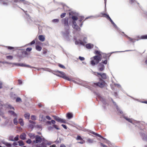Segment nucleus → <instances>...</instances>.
Instances as JSON below:
<instances>
[{
	"mask_svg": "<svg viewBox=\"0 0 147 147\" xmlns=\"http://www.w3.org/2000/svg\"><path fill=\"white\" fill-rule=\"evenodd\" d=\"M35 140H34L32 142L33 146L36 147H40V143H41L42 139L39 136L37 135L36 136Z\"/></svg>",
	"mask_w": 147,
	"mask_h": 147,
	"instance_id": "nucleus-1",
	"label": "nucleus"
},
{
	"mask_svg": "<svg viewBox=\"0 0 147 147\" xmlns=\"http://www.w3.org/2000/svg\"><path fill=\"white\" fill-rule=\"evenodd\" d=\"M91 60L90 62L92 65H94L97 64L101 60V58L99 56H95L91 58Z\"/></svg>",
	"mask_w": 147,
	"mask_h": 147,
	"instance_id": "nucleus-2",
	"label": "nucleus"
},
{
	"mask_svg": "<svg viewBox=\"0 0 147 147\" xmlns=\"http://www.w3.org/2000/svg\"><path fill=\"white\" fill-rule=\"evenodd\" d=\"M94 84L100 88H103L106 86L107 84L105 81L100 78L99 82L98 83H95Z\"/></svg>",
	"mask_w": 147,
	"mask_h": 147,
	"instance_id": "nucleus-3",
	"label": "nucleus"
},
{
	"mask_svg": "<svg viewBox=\"0 0 147 147\" xmlns=\"http://www.w3.org/2000/svg\"><path fill=\"white\" fill-rule=\"evenodd\" d=\"M58 72L60 74L57 75L58 76L62 77L64 79L67 80H71L69 78V77L67 76L63 72L60 71H58Z\"/></svg>",
	"mask_w": 147,
	"mask_h": 147,
	"instance_id": "nucleus-4",
	"label": "nucleus"
},
{
	"mask_svg": "<svg viewBox=\"0 0 147 147\" xmlns=\"http://www.w3.org/2000/svg\"><path fill=\"white\" fill-rule=\"evenodd\" d=\"M15 65L18 66L30 68H34V67H32L28 65H26L23 63H15Z\"/></svg>",
	"mask_w": 147,
	"mask_h": 147,
	"instance_id": "nucleus-5",
	"label": "nucleus"
},
{
	"mask_svg": "<svg viewBox=\"0 0 147 147\" xmlns=\"http://www.w3.org/2000/svg\"><path fill=\"white\" fill-rule=\"evenodd\" d=\"M63 22L64 23L65 27L67 29H68L69 28V26L68 24V18H65L63 19Z\"/></svg>",
	"mask_w": 147,
	"mask_h": 147,
	"instance_id": "nucleus-6",
	"label": "nucleus"
},
{
	"mask_svg": "<svg viewBox=\"0 0 147 147\" xmlns=\"http://www.w3.org/2000/svg\"><path fill=\"white\" fill-rule=\"evenodd\" d=\"M102 14V15L101 16L106 17L107 19H109L110 21L111 22L112 24H113V25H115V23L112 21V20L111 19L109 15L106 14L105 13Z\"/></svg>",
	"mask_w": 147,
	"mask_h": 147,
	"instance_id": "nucleus-7",
	"label": "nucleus"
},
{
	"mask_svg": "<svg viewBox=\"0 0 147 147\" xmlns=\"http://www.w3.org/2000/svg\"><path fill=\"white\" fill-rule=\"evenodd\" d=\"M72 26L74 28L76 29L77 30L79 31L80 30V29L79 27L77 25L75 21H73V22Z\"/></svg>",
	"mask_w": 147,
	"mask_h": 147,
	"instance_id": "nucleus-8",
	"label": "nucleus"
},
{
	"mask_svg": "<svg viewBox=\"0 0 147 147\" xmlns=\"http://www.w3.org/2000/svg\"><path fill=\"white\" fill-rule=\"evenodd\" d=\"M9 140L14 141H17L19 139V136L17 135L14 138L13 136H10L9 138Z\"/></svg>",
	"mask_w": 147,
	"mask_h": 147,
	"instance_id": "nucleus-9",
	"label": "nucleus"
},
{
	"mask_svg": "<svg viewBox=\"0 0 147 147\" xmlns=\"http://www.w3.org/2000/svg\"><path fill=\"white\" fill-rule=\"evenodd\" d=\"M98 70L100 71H103L104 69V66L101 63H99L98 66Z\"/></svg>",
	"mask_w": 147,
	"mask_h": 147,
	"instance_id": "nucleus-10",
	"label": "nucleus"
},
{
	"mask_svg": "<svg viewBox=\"0 0 147 147\" xmlns=\"http://www.w3.org/2000/svg\"><path fill=\"white\" fill-rule=\"evenodd\" d=\"M94 47L93 45L90 44V43H88V44H87L86 45V47L88 49H91L92 48H93Z\"/></svg>",
	"mask_w": 147,
	"mask_h": 147,
	"instance_id": "nucleus-11",
	"label": "nucleus"
},
{
	"mask_svg": "<svg viewBox=\"0 0 147 147\" xmlns=\"http://www.w3.org/2000/svg\"><path fill=\"white\" fill-rule=\"evenodd\" d=\"M28 136L30 138L32 139H33L36 138V136L33 133H29L28 134Z\"/></svg>",
	"mask_w": 147,
	"mask_h": 147,
	"instance_id": "nucleus-12",
	"label": "nucleus"
},
{
	"mask_svg": "<svg viewBox=\"0 0 147 147\" xmlns=\"http://www.w3.org/2000/svg\"><path fill=\"white\" fill-rule=\"evenodd\" d=\"M75 44L76 45L80 44L81 45H84V43L83 42L82 40H76L75 42Z\"/></svg>",
	"mask_w": 147,
	"mask_h": 147,
	"instance_id": "nucleus-13",
	"label": "nucleus"
},
{
	"mask_svg": "<svg viewBox=\"0 0 147 147\" xmlns=\"http://www.w3.org/2000/svg\"><path fill=\"white\" fill-rule=\"evenodd\" d=\"M38 39L40 40L43 42L45 40V37L44 36L41 35L38 36Z\"/></svg>",
	"mask_w": 147,
	"mask_h": 147,
	"instance_id": "nucleus-14",
	"label": "nucleus"
},
{
	"mask_svg": "<svg viewBox=\"0 0 147 147\" xmlns=\"http://www.w3.org/2000/svg\"><path fill=\"white\" fill-rule=\"evenodd\" d=\"M26 135L25 133H22L20 136V138L22 140H24L26 139Z\"/></svg>",
	"mask_w": 147,
	"mask_h": 147,
	"instance_id": "nucleus-15",
	"label": "nucleus"
},
{
	"mask_svg": "<svg viewBox=\"0 0 147 147\" xmlns=\"http://www.w3.org/2000/svg\"><path fill=\"white\" fill-rule=\"evenodd\" d=\"M96 74H97V75L100 76L103 79H105L106 78V75L105 74H100L98 73H97Z\"/></svg>",
	"mask_w": 147,
	"mask_h": 147,
	"instance_id": "nucleus-16",
	"label": "nucleus"
},
{
	"mask_svg": "<svg viewBox=\"0 0 147 147\" xmlns=\"http://www.w3.org/2000/svg\"><path fill=\"white\" fill-rule=\"evenodd\" d=\"M57 121L58 122H61V123H65V120L62 119L59 117Z\"/></svg>",
	"mask_w": 147,
	"mask_h": 147,
	"instance_id": "nucleus-17",
	"label": "nucleus"
},
{
	"mask_svg": "<svg viewBox=\"0 0 147 147\" xmlns=\"http://www.w3.org/2000/svg\"><path fill=\"white\" fill-rule=\"evenodd\" d=\"M0 1H1L4 5H7V0H0Z\"/></svg>",
	"mask_w": 147,
	"mask_h": 147,
	"instance_id": "nucleus-18",
	"label": "nucleus"
},
{
	"mask_svg": "<svg viewBox=\"0 0 147 147\" xmlns=\"http://www.w3.org/2000/svg\"><path fill=\"white\" fill-rule=\"evenodd\" d=\"M24 116L26 119H28L30 117V114L28 113H26L25 114Z\"/></svg>",
	"mask_w": 147,
	"mask_h": 147,
	"instance_id": "nucleus-19",
	"label": "nucleus"
},
{
	"mask_svg": "<svg viewBox=\"0 0 147 147\" xmlns=\"http://www.w3.org/2000/svg\"><path fill=\"white\" fill-rule=\"evenodd\" d=\"M36 49L37 51H40L42 49V48L40 46L37 45L36 46Z\"/></svg>",
	"mask_w": 147,
	"mask_h": 147,
	"instance_id": "nucleus-20",
	"label": "nucleus"
},
{
	"mask_svg": "<svg viewBox=\"0 0 147 147\" xmlns=\"http://www.w3.org/2000/svg\"><path fill=\"white\" fill-rule=\"evenodd\" d=\"M67 117L68 119H70L72 118V115L71 113H68L67 114Z\"/></svg>",
	"mask_w": 147,
	"mask_h": 147,
	"instance_id": "nucleus-21",
	"label": "nucleus"
},
{
	"mask_svg": "<svg viewBox=\"0 0 147 147\" xmlns=\"http://www.w3.org/2000/svg\"><path fill=\"white\" fill-rule=\"evenodd\" d=\"M18 143L19 144V145L20 146H23L24 145V144L23 142V141L22 140H20L18 142Z\"/></svg>",
	"mask_w": 147,
	"mask_h": 147,
	"instance_id": "nucleus-22",
	"label": "nucleus"
},
{
	"mask_svg": "<svg viewBox=\"0 0 147 147\" xmlns=\"http://www.w3.org/2000/svg\"><path fill=\"white\" fill-rule=\"evenodd\" d=\"M3 143L5 144V145L6 146H8V147H10L11 146V144L9 143H8L7 142H3Z\"/></svg>",
	"mask_w": 147,
	"mask_h": 147,
	"instance_id": "nucleus-23",
	"label": "nucleus"
},
{
	"mask_svg": "<svg viewBox=\"0 0 147 147\" xmlns=\"http://www.w3.org/2000/svg\"><path fill=\"white\" fill-rule=\"evenodd\" d=\"M19 122L20 123L21 125H22V126L23 125L24 123L23 122V120L22 119H19Z\"/></svg>",
	"mask_w": 147,
	"mask_h": 147,
	"instance_id": "nucleus-24",
	"label": "nucleus"
},
{
	"mask_svg": "<svg viewBox=\"0 0 147 147\" xmlns=\"http://www.w3.org/2000/svg\"><path fill=\"white\" fill-rule=\"evenodd\" d=\"M87 142L89 143H91L93 142V140L89 138L88 139Z\"/></svg>",
	"mask_w": 147,
	"mask_h": 147,
	"instance_id": "nucleus-25",
	"label": "nucleus"
},
{
	"mask_svg": "<svg viewBox=\"0 0 147 147\" xmlns=\"http://www.w3.org/2000/svg\"><path fill=\"white\" fill-rule=\"evenodd\" d=\"M141 38L142 39H147V34L143 35L141 37Z\"/></svg>",
	"mask_w": 147,
	"mask_h": 147,
	"instance_id": "nucleus-26",
	"label": "nucleus"
},
{
	"mask_svg": "<svg viewBox=\"0 0 147 147\" xmlns=\"http://www.w3.org/2000/svg\"><path fill=\"white\" fill-rule=\"evenodd\" d=\"M72 19L74 21L77 20L78 18V17L76 16H73L72 17Z\"/></svg>",
	"mask_w": 147,
	"mask_h": 147,
	"instance_id": "nucleus-27",
	"label": "nucleus"
},
{
	"mask_svg": "<svg viewBox=\"0 0 147 147\" xmlns=\"http://www.w3.org/2000/svg\"><path fill=\"white\" fill-rule=\"evenodd\" d=\"M9 113L13 115L14 116H16L17 115L13 111H9Z\"/></svg>",
	"mask_w": 147,
	"mask_h": 147,
	"instance_id": "nucleus-28",
	"label": "nucleus"
},
{
	"mask_svg": "<svg viewBox=\"0 0 147 147\" xmlns=\"http://www.w3.org/2000/svg\"><path fill=\"white\" fill-rule=\"evenodd\" d=\"M6 57L7 59H12L13 58V56L11 55L7 56Z\"/></svg>",
	"mask_w": 147,
	"mask_h": 147,
	"instance_id": "nucleus-29",
	"label": "nucleus"
},
{
	"mask_svg": "<svg viewBox=\"0 0 147 147\" xmlns=\"http://www.w3.org/2000/svg\"><path fill=\"white\" fill-rule=\"evenodd\" d=\"M92 133L94 134V135H96V136H97L100 138H102V136L98 134H97V133H95L94 132H93Z\"/></svg>",
	"mask_w": 147,
	"mask_h": 147,
	"instance_id": "nucleus-30",
	"label": "nucleus"
},
{
	"mask_svg": "<svg viewBox=\"0 0 147 147\" xmlns=\"http://www.w3.org/2000/svg\"><path fill=\"white\" fill-rule=\"evenodd\" d=\"M84 18L83 16H80L79 17L78 19H79V21L81 22L84 19Z\"/></svg>",
	"mask_w": 147,
	"mask_h": 147,
	"instance_id": "nucleus-31",
	"label": "nucleus"
},
{
	"mask_svg": "<svg viewBox=\"0 0 147 147\" xmlns=\"http://www.w3.org/2000/svg\"><path fill=\"white\" fill-rule=\"evenodd\" d=\"M66 14V13H62V14H61V18H62L64 17L65 16Z\"/></svg>",
	"mask_w": 147,
	"mask_h": 147,
	"instance_id": "nucleus-32",
	"label": "nucleus"
},
{
	"mask_svg": "<svg viewBox=\"0 0 147 147\" xmlns=\"http://www.w3.org/2000/svg\"><path fill=\"white\" fill-rule=\"evenodd\" d=\"M59 20L57 19L53 20H52V22L54 23L58 22H59Z\"/></svg>",
	"mask_w": 147,
	"mask_h": 147,
	"instance_id": "nucleus-33",
	"label": "nucleus"
},
{
	"mask_svg": "<svg viewBox=\"0 0 147 147\" xmlns=\"http://www.w3.org/2000/svg\"><path fill=\"white\" fill-rule=\"evenodd\" d=\"M31 119L32 120H35L36 119V117L34 115H32L31 116Z\"/></svg>",
	"mask_w": 147,
	"mask_h": 147,
	"instance_id": "nucleus-34",
	"label": "nucleus"
},
{
	"mask_svg": "<svg viewBox=\"0 0 147 147\" xmlns=\"http://www.w3.org/2000/svg\"><path fill=\"white\" fill-rule=\"evenodd\" d=\"M13 122L14 124L16 125L17 124L18 121L16 118H15L13 120Z\"/></svg>",
	"mask_w": 147,
	"mask_h": 147,
	"instance_id": "nucleus-35",
	"label": "nucleus"
},
{
	"mask_svg": "<svg viewBox=\"0 0 147 147\" xmlns=\"http://www.w3.org/2000/svg\"><path fill=\"white\" fill-rule=\"evenodd\" d=\"M53 126L57 129H59L58 127V126L54 124L53 125Z\"/></svg>",
	"mask_w": 147,
	"mask_h": 147,
	"instance_id": "nucleus-36",
	"label": "nucleus"
},
{
	"mask_svg": "<svg viewBox=\"0 0 147 147\" xmlns=\"http://www.w3.org/2000/svg\"><path fill=\"white\" fill-rule=\"evenodd\" d=\"M16 101L17 102H21V99L20 98H17L16 100Z\"/></svg>",
	"mask_w": 147,
	"mask_h": 147,
	"instance_id": "nucleus-37",
	"label": "nucleus"
},
{
	"mask_svg": "<svg viewBox=\"0 0 147 147\" xmlns=\"http://www.w3.org/2000/svg\"><path fill=\"white\" fill-rule=\"evenodd\" d=\"M59 66L61 67V68H63V69H65V67L63 65H62L61 64H59Z\"/></svg>",
	"mask_w": 147,
	"mask_h": 147,
	"instance_id": "nucleus-38",
	"label": "nucleus"
},
{
	"mask_svg": "<svg viewBox=\"0 0 147 147\" xmlns=\"http://www.w3.org/2000/svg\"><path fill=\"white\" fill-rule=\"evenodd\" d=\"M32 142V141L30 139H28L26 141V142L28 144H30Z\"/></svg>",
	"mask_w": 147,
	"mask_h": 147,
	"instance_id": "nucleus-39",
	"label": "nucleus"
},
{
	"mask_svg": "<svg viewBox=\"0 0 147 147\" xmlns=\"http://www.w3.org/2000/svg\"><path fill=\"white\" fill-rule=\"evenodd\" d=\"M53 117H54V119L56 121H57L58 118H59V117H58L56 116H54L53 115Z\"/></svg>",
	"mask_w": 147,
	"mask_h": 147,
	"instance_id": "nucleus-40",
	"label": "nucleus"
},
{
	"mask_svg": "<svg viewBox=\"0 0 147 147\" xmlns=\"http://www.w3.org/2000/svg\"><path fill=\"white\" fill-rule=\"evenodd\" d=\"M53 117H54V119L56 121H57L58 118H59V117H58L56 116H54L53 115Z\"/></svg>",
	"mask_w": 147,
	"mask_h": 147,
	"instance_id": "nucleus-41",
	"label": "nucleus"
},
{
	"mask_svg": "<svg viewBox=\"0 0 147 147\" xmlns=\"http://www.w3.org/2000/svg\"><path fill=\"white\" fill-rule=\"evenodd\" d=\"M19 1H20H20L22 2H23L24 4H26L27 3V2L26 1H25L24 0H20V1H19Z\"/></svg>",
	"mask_w": 147,
	"mask_h": 147,
	"instance_id": "nucleus-42",
	"label": "nucleus"
},
{
	"mask_svg": "<svg viewBox=\"0 0 147 147\" xmlns=\"http://www.w3.org/2000/svg\"><path fill=\"white\" fill-rule=\"evenodd\" d=\"M32 49L31 48H28L26 49V51H30Z\"/></svg>",
	"mask_w": 147,
	"mask_h": 147,
	"instance_id": "nucleus-43",
	"label": "nucleus"
},
{
	"mask_svg": "<svg viewBox=\"0 0 147 147\" xmlns=\"http://www.w3.org/2000/svg\"><path fill=\"white\" fill-rule=\"evenodd\" d=\"M79 59L81 61H83V60H84V57H81L80 56L79 57Z\"/></svg>",
	"mask_w": 147,
	"mask_h": 147,
	"instance_id": "nucleus-44",
	"label": "nucleus"
},
{
	"mask_svg": "<svg viewBox=\"0 0 147 147\" xmlns=\"http://www.w3.org/2000/svg\"><path fill=\"white\" fill-rule=\"evenodd\" d=\"M77 139L78 140H82V138L81 136H77Z\"/></svg>",
	"mask_w": 147,
	"mask_h": 147,
	"instance_id": "nucleus-45",
	"label": "nucleus"
},
{
	"mask_svg": "<svg viewBox=\"0 0 147 147\" xmlns=\"http://www.w3.org/2000/svg\"><path fill=\"white\" fill-rule=\"evenodd\" d=\"M7 108L9 109H14L13 107H11L10 105H8Z\"/></svg>",
	"mask_w": 147,
	"mask_h": 147,
	"instance_id": "nucleus-46",
	"label": "nucleus"
},
{
	"mask_svg": "<svg viewBox=\"0 0 147 147\" xmlns=\"http://www.w3.org/2000/svg\"><path fill=\"white\" fill-rule=\"evenodd\" d=\"M95 53L96 54H100V52L98 51H96L95 52Z\"/></svg>",
	"mask_w": 147,
	"mask_h": 147,
	"instance_id": "nucleus-47",
	"label": "nucleus"
},
{
	"mask_svg": "<svg viewBox=\"0 0 147 147\" xmlns=\"http://www.w3.org/2000/svg\"><path fill=\"white\" fill-rule=\"evenodd\" d=\"M100 144L101 146L102 147H107L106 145L103 144L102 143H100Z\"/></svg>",
	"mask_w": 147,
	"mask_h": 147,
	"instance_id": "nucleus-48",
	"label": "nucleus"
},
{
	"mask_svg": "<svg viewBox=\"0 0 147 147\" xmlns=\"http://www.w3.org/2000/svg\"><path fill=\"white\" fill-rule=\"evenodd\" d=\"M35 43V41L34 40H33L30 43V44L31 45H33Z\"/></svg>",
	"mask_w": 147,
	"mask_h": 147,
	"instance_id": "nucleus-49",
	"label": "nucleus"
},
{
	"mask_svg": "<svg viewBox=\"0 0 147 147\" xmlns=\"http://www.w3.org/2000/svg\"><path fill=\"white\" fill-rule=\"evenodd\" d=\"M102 63L104 64H106L107 63V60H105L104 61L102 62Z\"/></svg>",
	"mask_w": 147,
	"mask_h": 147,
	"instance_id": "nucleus-50",
	"label": "nucleus"
},
{
	"mask_svg": "<svg viewBox=\"0 0 147 147\" xmlns=\"http://www.w3.org/2000/svg\"><path fill=\"white\" fill-rule=\"evenodd\" d=\"M126 37L130 41H132V39H131V38H130L128 37L127 35H125Z\"/></svg>",
	"mask_w": 147,
	"mask_h": 147,
	"instance_id": "nucleus-51",
	"label": "nucleus"
},
{
	"mask_svg": "<svg viewBox=\"0 0 147 147\" xmlns=\"http://www.w3.org/2000/svg\"><path fill=\"white\" fill-rule=\"evenodd\" d=\"M7 48L8 49L10 50L13 49V47H8Z\"/></svg>",
	"mask_w": 147,
	"mask_h": 147,
	"instance_id": "nucleus-52",
	"label": "nucleus"
},
{
	"mask_svg": "<svg viewBox=\"0 0 147 147\" xmlns=\"http://www.w3.org/2000/svg\"><path fill=\"white\" fill-rule=\"evenodd\" d=\"M61 125H62V126L64 128H65V129H67V127H66V126L65 125H63V124H62Z\"/></svg>",
	"mask_w": 147,
	"mask_h": 147,
	"instance_id": "nucleus-53",
	"label": "nucleus"
},
{
	"mask_svg": "<svg viewBox=\"0 0 147 147\" xmlns=\"http://www.w3.org/2000/svg\"><path fill=\"white\" fill-rule=\"evenodd\" d=\"M46 118L48 120H50L51 119V118L49 116H47L46 117Z\"/></svg>",
	"mask_w": 147,
	"mask_h": 147,
	"instance_id": "nucleus-54",
	"label": "nucleus"
},
{
	"mask_svg": "<svg viewBox=\"0 0 147 147\" xmlns=\"http://www.w3.org/2000/svg\"><path fill=\"white\" fill-rule=\"evenodd\" d=\"M51 123L54 125L55 123V121L54 120H52L51 121Z\"/></svg>",
	"mask_w": 147,
	"mask_h": 147,
	"instance_id": "nucleus-55",
	"label": "nucleus"
},
{
	"mask_svg": "<svg viewBox=\"0 0 147 147\" xmlns=\"http://www.w3.org/2000/svg\"><path fill=\"white\" fill-rule=\"evenodd\" d=\"M125 119L128 121L129 122H131V119H127L126 118H125Z\"/></svg>",
	"mask_w": 147,
	"mask_h": 147,
	"instance_id": "nucleus-56",
	"label": "nucleus"
},
{
	"mask_svg": "<svg viewBox=\"0 0 147 147\" xmlns=\"http://www.w3.org/2000/svg\"><path fill=\"white\" fill-rule=\"evenodd\" d=\"M60 147H66V146L64 144H62L61 145Z\"/></svg>",
	"mask_w": 147,
	"mask_h": 147,
	"instance_id": "nucleus-57",
	"label": "nucleus"
},
{
	"mask_svg": "<svg viewBox=\"0 0 147 147\" xmlns=\"http://www.w3.org/2000/svg\"><path fill=\"white\" fill-rule=\"evenodd\" d=\"M18 83L19 84H21L22 83V81L21 80H18Z\"/></svg>",
	"mask_w": 147,
	"mask_h": 147,
	"instance_id": "nucleus-58",
	"label": "nucleus"
},
{
	"mask_svg": "<svg viewBox=\"0 0 147 147\" xmlns=\"http://www.w3.org/2000/svg\"><path fill=\"white\" fill-rule=\"evenodd\" d=\"M52 144V142H49L47 143H46V144L48 145H50Z\"/></svg>",
	"mask_w": 147,
	"mask_h": 147,
	"instance_id": "nucleus-59",
	"label": "nucleus"
},
{
	"mask_svg": "<svg viewBox=\"0 0 147 147\" xmlns=\"http://www.w3.org/2000/svg\"><path fill=\"white\" fill-rule=\"evenodd\" d=\"M50 147H57L56 146L55 144H53L50 146Z\"/></svg>",
	"mask_w": 147,
	"mask_h": 147,
	"instance_id": "nucleus-60",
	"label": "nucleus"
},
{
	"mask_svg": "<svg viewBox=\"0 0 147 147\" xmlns=\"http://www.w3.org/2000/svg\"><path fill=\"white\" fill-rule=\"evenodd\" d=\"M13 145L14 146L17 145H18V144L17 142H14L13 143Z\"/></svg>",
	"mask_w": 147,
	"mask_h": 147,
	"instance_id": "nucleus-61",
	"label": "nucleus"
},
{
	"mask_svg": "<svg viewBox=\"0 0 147 147\" xmlns=\"http://www.w3.org/2000/svg\"><path fill=\"white\" fill-rule=\"evenodd\" d=\"M47 123L48 124L51 125V121H47Z\"/></svg>",
	"mask_w": 147,
	"mask_h": 147,
	"instance_id": "nucleus-62",
	"label": "nucleus"
},
{
	"mask_svg": "<svg viewBox=\"0 0 147 147\" xmlns=\"http://www.w3.org/2000/svg\"><path fill=\"white\" fill-rule=\"evenodd\" d=\"M2 83L1 82H0V88H2Z\"/></svg>",
	"mask_w": 147,
	"mask_h": 147,
	"instance_id": "nucleus-63",
	"label": "nucleus"
},
{
	"mask_svg": "<svg viewBox=\"0 0 147 147\" xmlns=\"http://www.w3.org/2000/svg\"><path fill=\"white\" fill-rule=\"evenodd\" d=\"M46 147V146H42L40 145V147Z\"/></svg>",
	"mask_w": 147,
	"mask_h": 147,
	"instance_id": "nucleus-64",
	"label": "nucleus"
}]
</instances>
